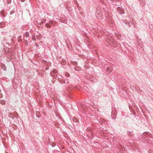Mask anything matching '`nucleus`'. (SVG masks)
<instances>
[{"mask_svg": "<svg viewBox=\"0 0 153 153\" xmlns=\"http://www.w3.org/2000/svg\"><path fill=\"white\" fill-rule=\"evenodd\" d=\"M107 70L108 72H111L112 71V69L109 68H107Z\"/></svg>", "mask_w": 153, "mask_h": 153, "instance_id": "1", "label": "nucleus"}, {"mask_svg": "<svg viewBox=\"0 0 153 153\" xmlns=\"http://www.w3.org/2000/svg\"><path fill=\"white\" fill-rule=\"evenodd\" d=\"M64 60L62 59L61 62V63L63 65H64L65 64V63L64 62Z\"/></svg>", "mask_w": 153, "mask_h": 153, "instance_id": "2", "label": "nucleus"}, {"mask_svg": "<svg viewBox=\"0 0 153 153\" xmlns=\"http://www.w3.org/2000/svg\"><path fill=\"white\" fill-rule=\"evenodd\" d=\"M73 121L74 122H76L77 120L76 118L75 117H73Z\"/></svg>", "mask_w": 153, "mask_h": 153, "instance_id": "4", "label": "nucleus"}, {"mask_svg": "<svg viewBox=\"0 0 153 153\" xmlns=\"http://www.w3.org/2000/svg\"><path fill=\"white\" fill-rule=\"evenodd\" d=\"M66 76L67 77H68L69 76V74H66Z\"/></svg>", "mask_w": 153, "mask_h": 153, "instance_id": "6", "label": "nucleus"}, {"mask_svg": "<svg viewBox=\"0 0 153 153\" xmlns=\"http://www.w3.org/2000/svg\"><path fill=\"white\" fill-rule=\"evenodd\" d=\"M46 26L48 28H50L51 27L50 25L48 24H46Z\"/></svg>", "mask_w": 153, "mask_h": 153, "instance_id": "3", "label": "nucleus"}, {"mask_svg": "<svg viewBox=\"0 0 153 153\" xmlns=\"http://www.w3.org/2000/svg\"><path fill=\"white\" fill-rule=\"evenodd\" d=\"M25 35L26 36V37H27L29 36V34L28 33H25Z\"/></svg>", "mask_w": 153, "mask_h": 153, "instance_id": "5", "label": "nucleus"}, {"mask_svg": "<svg viewBox=\"0 0 153 153\" xmlns=\"http://www.w3.org/2000/svg\"><path fill=\"white\" fill-rule=\"evenodd\" d=\"M104 120L103 119H100V121H102V122H103V121Z\"/></svg>", "mask_w": 153, "mask_h": 153, "instance_id": "7", "label": "nucleus"}, {"mask_svg": "<svg viewBox=\"0 0 153 153\" xmlns=\"http://www.w3.org/2000/svg\"><path fill=\"white\" fill-rule=\"evenodd\" d=\"M105 123L104 122L103 123Z\"/></svg>", "mask_w": 153, "mask_h": 153, "instance_id": "9", "label": "nucleus"}, {"mask_svg": "<svg viewBox=\"0 0 153 153\" xmlns=\"http://www.w3.org/2000/svg\"><path fill=\"white\" fill-rule=\"evenodd\" d=\"M124 12L123 11H122V12H120V13H122V14H123L124 13Z\"/></svg>", "mask_w": 153, "mask_h": 153, "instance_id": "8", "label": "nucleus"}]
</instances>
